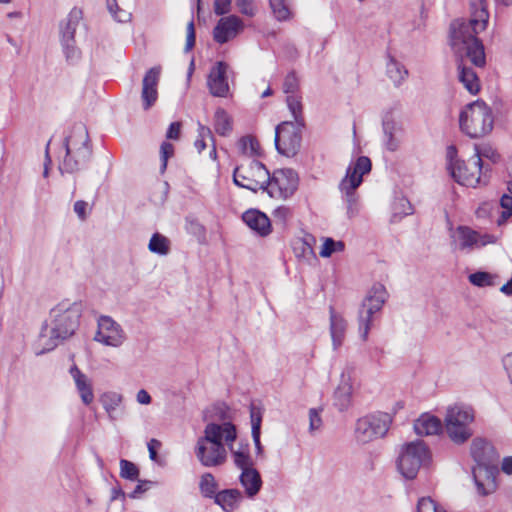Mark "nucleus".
<instances>
[{
    "label": "nucleus",
    "instance_id": "1",
    "mask_svg": "<svg viewBox=\"0 0 512 512\" xmlns=\"http://www.w3.org/2000/svg\"><path fill=\"white\" fill-rule=\"evenodd\" d=\"M469 19H456L450 24V46L457 58L458 79L471 94L480 90L479 79L468 63L483 67L485 52L477 35L488 25L489 11L486 0L469 1Z\"/></svg>",
    "mask_w": 512,
    "mask_h": 512
},
{
    "label": "nucleus",
    "instance_id": "2",
    "mask_svg": "<svg viewBox=\"0 0 512 512\" xmlns=\"http://www.w3.org/2000/svg\"><path fill=\"white\" fill-rule=\"evenodd\" d=\"M82 312L83 304L77 301L64 300L54 306L42 324L38 339L40 349L36 354L50 352L73 336L79 327Z\"/></svg>",
    "mask_w": 512,
    "mask_h": 512
},
{
    "label": "nucleus",
    "instance_id": "3",
    "mask_svg": "<svg viewBox=\"0 0 512 512\" xmlns=\"http://www.w3.org/2000/svg\"><path fill=\"white\" fill-rule=\"evenodd\" d=\"M236 437V427L231 422L207 424L204 436L197 440L195 447L197 459L205 467H216L223 464L227 454L224 443L231 447Z\"/></svg>",
    "mask_w": 512,
    "mask_h": 512
},
{
    "label": "nucleus",
    "instance_id": "4",
    "mask_svg": "<svg viewBox=\"0 0 512 512\" xmlns=\"http://www.w3.org/2000/svg\"><path fill=\"white\" fill-rule=\"evenodd\" d=\"M66 155L59 166L64 173H75L84 168L92 156V148L87 129L83 125L75 126L65 139Z\"/></svg>",
    "mask_w": 512,
    "mask_h": 512
},
{
    "label": "nucleus",
    "instance_id": "5",
    "mask_svg": "<svg viewBox=\"0 0 512 512\" xmlns=\"http://www.w3.org/2000/svg\"><path fill=\"white\" fill-rule=\"evenodd\" d=\"M493 116L490 107L482 100L468 104L459 117L460 129L470 138H479L493 128Z\"/></svg>",
    "mask_w": 512,
    "mask_h": 512
},
{
    "label": "nucleus",
    "instance_id": "6",
    "mask_svg": "<svg viewBox=\"0 0 512 512\" xmlns=\"http://www.w3.org/2000/svg\"><path fill=\"white\" fill-rule=\"evenodd\" d=\"M474 419V410L469 406L456 404L448 407L444 424L449 439L457 445L468 441L473 435L471 424Z\"/></svg>",
    "mask_w": 512,
    "mask_h": 512
},
{
    "label": "nucleus",
    "instance_id": "7",
    "mask_svg": "<svg viewBox=\"0 0 512 512\" xmlns=\"http://www.w3.org/2000/svg\"><path fill=\"white\" fill-rule=\"evenodd\" d=\"M431 452L422 440H415L402 445L397 458V468L407 480L416 478L419 469L428 465Z\"/></svg>",
    "mask_w": 512,
    "mask_h": 512
},
{
    "label": "nucleus",
    "instance_id": "8",
    "mask_svg": "<svg viewBox=\"0 0 512 512\" xmlns=\"http://www.w3.org/2000/svg\"><path fill=\"white\" fill-rule=\"evenodd\" d=\"M448 170L452 178L460 185L476 187L481 181L483 162L479 152L466 161L455 159L456 149L450 146L447 151Z\"/></svg>",
    "mask_w": 512,
    "mask_h": 512
},
{
    "label": "nucleus",
    "instance_id": "9",
    "mask_svg": "<svg viewBox=\"0 0 512 512\" xmlns=\"http://www.w3.org/2000/svg\"><path fill=\"white\" fill-rule=\"evenodd\" d=\"M387 298L388 293L385 286L380 283H376L363 299L358 312L359 334L363 341L368 339L373 315L382 309Z\"/></svg>",
    "mask_w": 512,
    "mask_h": 512
},
{
    "label": "nucleus",
    "instance_id": "10",
    "mask_svg": "<svg viewBox=\"0 0 512 512\" xmlns=\"http://www.w3.org/2000/svg\"><path fill=\"white\" fill-rule=\"evenodd\" d=\"M387 298L388 293L385 286L380 283H376L363 299L358 312L359 334L363 341L368 339L373 315L382 309Z\"/></svg>",
    "mask_w": 512,
    "mask_h": 512
},
{
    "label": "nucleus",
    "instance_id": "11",
    "mask_svg": "<svg viewBox=\"0 0 512 512\" xmlns=\"http://www.w3.org/2000/svg\"><path fill=\"white\" fill-rule=\"evenodd\" d=\"M392 421V415L385 412L366 415L357 420L355 426V437L357 441L362 444L382 438L387 434Z\"/></svg>",
    "mask_w": 512,
    "mask_h": 512
},
{
    "label": "nucleus",
    "instance_id": "12",
    "mask_svg": "<svg viewBox=\"0 0 512 512\" xmlns=\"http://www.w3.org/2000/svg\"><path fill=\"white\" fill-rule=\"evenodd\" d=\"M268 179L269 171L263 163L257 160H252L248 164H241L233 171L235 185L253 192L265 190Z\"/></svg>",
    "mask_w": 512,
    "mask_h": 512
},
{
    "label": "nucleus",
    "instance_id": "13",
    "mask_svg": "<svg viewBox=\"0 0 512 512\" xmlns=\"http://www.w3.org/2000/svg\"><path fill=\"white\" fill-rule=\"evenodd\" d=\"M304 127L305 125L293 121H284L277 125L275 129V147L277 151L287 157L295 156L301 148Z\"/></svg>",
    "mask_w": 512,
    "mask_h": 512
},
{
    "label": "nucleus",
    "instance_id": "14",
    "mask_svg": "<svg viewBox=\"0 0 512 512\" xmlns=\"http://www.w3.org/2000/svg\"><path fill=\"white\" fill-rule=\"evenodd\" d=\"M81 19L82 11L74 7L59 23L60 43L68 61H76L80 57V51L75 44V33Z\"/></svg>",
    "mask_w": 512,
    "mask_h": 512
},
{
    "label": "nucleus",
    "instance_id": "15",
    "mask_svg": "<svg viewBox=\"0 0 512 512\" xmlns=\"http://www.w3.org/2000/svg\"><path fill=\"white\" fill-rule=\"evenodd\" d=\"M298 175L292 169H281L269 175L265 185V191L269 196L277 199H287L297 189Z\"/></svg>",
    "mask_w": 512,
    "mask_h": 512
},
{
    "label": "nucleus",
    "instance_id": "16",
    "mask_svg": "<svg viewBox=\"0 0 512 512\" xmlns=\"http://www.w3.org/2000/svg\"><path fill=\"white\" fill-rule=\"evenodd\" d=\"M382 130L384 148L389 152L398 151L404 141L405 128L401 119L393 111H389L383 116Z\"/></svg>",
    "mask_w": 512,
    "mask_h": 512
},
{
    "label": "nucleus",
    "instance_id": "17",
    "mask_svg": "<svg viewBox=\"0 0 512 512\" xmlns=\"http://www.w3.org/2000/svg\"><path fill=\"white\" fill-rule=\"evenodd\" d=\"M94 340L105 346L120 347L126 340V334L110 316H100Z\"/></svg>",
    "mask_w": 512,
    "mask_h": 512
},
{
    "label": "nucleus",
    "instance_id": "18",
    "mask_svg": "<svg viewBox=\"0 0 512 512\" xmlns=\"http://www.w3.org/2000/svg\"><path fill=\"white\" fill-rule=\"evenodd\" d=\"M456 248L462 251H471L494 243L496 238L489 234H479L466 226H459L453 235Z\"/></svg>",
    "mask_w": 512,
    "mask_h": 512
},
{
    "label": "nucleus",
    "instance_id": "19",
    "mask_svg": "<svg viewBox=\"0 0 512 512\" xmlns=\"http://www.w3.org/2000/svg\"><path fill=\"white\" fill-rule=\"evenodd\" d=\"M498 473V464L473 466L472 475L478 494L481 496H487L496 490V478Z\"/></svg>",
    "mask_w": 512,
    "mask_h": 512
},
{
    "label": "nucleus",
    "instance_id": "20",
    "mask_svg": "<svg viewBox=\"0 0 512 512\" xmlns=\"http://www.w3.org/2000/svg\"><path fill=\"white\" fill-rule=\"evenodd\" d=\"M243 29L244 23L238 16L222 17L213 29V39L219 44H224L234 39Z\"/></svg>",
    "mask_w": 512,
    "mask_h": 512
},
{
    "label": "nucleus",
    "instance_id": "21",
    "mask_svg": "<svg viewBox=\"0 0 512 512\" xmlns=\"http://www.w3.org/2000/svg\"><path fill=\"white\" fill-rule=\"evenodd\" d=\"M470 454L475 465H496L499 460V453L495 447L486 439L477 437L473 439L470 446Z\"/></svg>",
    "mask_w": 512,
    "mask_h": 512
},
{
    "label": "nucleus",
    "instance_id": "22",
    "mask_svg": "<svg viewBox=\"0 0 512 512\" xmlns=\"http://www.w3.org/2000/svg\"><path fill=\"white\" fill-rule=\"evenodd\" d=\"M227 70L228 65L223 61H219L209 72L207 86L210 93L215 97H227L229 93Z\"/></svg>",
    "mask_w": 512,
    "mask_h": 512
},
{
    "label": "nucleus",
    "instance_id": "23",
    "mask_svg": "<svg viewBox=\"0 0 512 512\" xmlns=\"http://www.w3.org/2000/svg\"><path fill=\"white\" fill-rule=\"evenodd\" d=\"M160 68L152 67L144 75L142 80L141 100L144 110H149L158 99V83Z\"/></svg>",
    "mask_w": 512,
    "mask_h": 512
},
{
    "label": "nucleus",
    "instance_id": "24",
    "mask_svg": "<svg viewBox=\"0 0 512 512\" xmlns=\"http://www.w3.org/2000/svg\"><path fill=\"white\" fill-rule=\"evenodd\" d=\"M69 373L75 383L77 392L85 405H90L94 401V392L92 381L84 374L76 364L69 369Z\"/></svg>",
    "mask_w": 512,
    "mask_h": 512
},
{
    "label": "nucleus",
    "instance_id": "25",
    "mask_svg": "<svg viewBox=\"0 0 512 512\" xmlns=\"http://www.w3.org/2000/svg\"><path fill=\"white\" fill-rule=\"evenodd\" d=\"M329 314L332 346L334 350H337L344 342L347 330V321L341 314L337 313L332 306L329 307Z\"/></svg>",
    "mask_w": 512,
    "mask_h": 512
},
{
    "label": "nucleus",
    "instance_id": "26",
    "mask_svg": "<svg viewBox=\"0 0 512 512\" xmlns=\"http://www.w3.org/2000/svg\"><path fill=\"white\" fill-rule=\"evenodd\" d=\"M242 219L249 228L260 236H267L271 232L269 218L259 210L250 209L244 212Z\"/></svg>",
    "mask_w": 512,
    "mask_h": 512
},
{
    "label": "nucleus",
    "instance_id": "27",
    "mask_svg": "<svg viewBox=\"0 0 512 512\" xmlns=\"http://www.w3.org/2000/svg\"><path fill=\"white\" fill-rule=\"evenodd\" d=\"M413 428L418 436H432L442 432L443 424L438 417L425 413L414 421Z\"/></svg>",
    "mask_w": 512,
    "mask_h": 512
},
{
    "label": "nucleus",
    "instance_id": "28",
    "mask_svg": "<svg viewBox=\"0 0 512 512\" xmlns=\"http://www.w3.org/2000/svg\"><path fill=\"white\" fill-rule=\"evenodd\" d=\"M360 186L359 178L348 181H341L339 188L341 193L343 194V198L346 202L347 206V216L349 218L355 217L359 212L358 207V196L356 194V189Z\"/></svg>",
    "mask_w": 512,
    "mask_h": 512
},
{
    "label": "nucleus",
    "instance_id": "29",
    "mask_svg": "<svg viewBox=\"0 0 512 512\" xmlns=\"http://www.w3.org/2000/svg\"><path fill=\"white\" fill-rule=\"evenodd\" d=\"M352 390L353 387L350 376L343 373L341 375V381L334 392V405L340 411H344L349 407L351 403Z\"/></svg>",
    "mask_w": 512,
    "mask_h": 512
},
{
    "label": "nucleus",
    "instance_id": "30",
    "mask_svg": "<svg viewBox=\"0 0 512 512\" xmlns=\"http://www.w3.org/2000/svg\"><path fill=\"white\" fill-rule=\"evenodd\" d=\"M263 418V409L254 403L250 405L251 434L255 445L256 455L261 456L264 452L260 441L261 423Z\"/></svg>",
    "mask_w": 512,
    "mask_h": 512
},
{
    "label": "nucleus",
    "instance_id": "31",
    "mask_svg": "<svg viewBox=\"0 0 512 512\" xmlns=\"http://www.w3.org/2000/svg\"><path fill=\"white\" fill-rule=\"evenodd\" d=\"M239 481L249 498L255 497L262 487L260 473L255 468L241 471Z\"/></svg>",
    "mask_w": 512,
    "mask_h": 512
},
{
    "label": "nucleus",
    "instance_id": "32",
    "mask_svg": "<svg viewBox=\"0 0 512 512\" xmlns=\"http://www.w3.org/2000/svg\"><path fill=\"white\" fill-rule=\"evenodd\" d=\"M242 492L238 489H225L217 493L214 502L225 512H232L238 507Z\"/></svg>",
    "mask_w": 512,
    "mask_h": 512
},
{
    "label": "nucleus",
    "instance_id": "33",
    "mask_svg": "<svg viewBox=\"0 0 512 512\" xmlns=\"http://www.w3.org/2000/svg\"><path fill=\"white\" fill-rule=\"evenodd\" d=\"M371 160L366 156H360L353 165L347 168L346 176L342 181H352L357 178L360 184L363 181V176L371 171Z\"/></svg>",
    "mask_w": 512,
    "mask_h": 512
},
{
    "label": "nucleus",
    "instance_id": "34",
    "mask_svg": "<svg viewBox=\"0 0 512 512\" xmlns=\"http://www.w3.org/2000/svg\"><path fill=\"white\" fill-rule=\"evenodd\" d=\"M386 73L395 86H400L408 77V70L394 57L388 56Z\"/></svg>",
    "mask_w": 512,
    "mask_h": 512
},
{
    "label": "nucleus",
    "instance_id": "35",
    "mask_svg": "<svg viewBox=\"0 0 512 512\" xmlns=\"http://www.w3.org/2000/svg\"><path fill=\"white\" fill-rule=\"evenodd\" d=\"M215 131L221 136H228L232 131V120L227 112L218 108L214 115Z\"/></svg>",
    "mask_w": 512,
    "mask_h": 512
},
{
    "label": "nucleus",
    "instance_id": "36",
    "mask_svg": "<svg viewBox=\"0 0 512 512\" xmlns=\"http://www.w3.org/2000/svg\"><path fill=\"white\" fill-rule=\"evenodd\" d=\"M268 2L272 15L278 22H286L293 18V12L285 0H268Z\"/></svg>",
    "mask_w": 512,
    "mask_h": 512
},
{
    "label": "nucleus",
    "instance_id": "37",
    "mask_svg": "<svg viewBox=\"0 0 512 512\" xmlns=\"http://www.w3.org/2000/svg\"><path fill=\"white\" fill-rule=\"evenodd\" d=\"M110 419H115V412L122 402V395L117 392H106L100 399Z\"/></svg>",
    "mask_w": 512,
    "mask_h": 512
},
{
    "label": "nucleus",
    "instance_id": "38",
    "mask_svg": "<svg viewBox=\"0 0 512 512\" xmlns=\"http://www.w3.org/2000/svg\"><path fill=\"white\" fill-rule=\"evenodd\" d=\"M148 249L158 255H167L170 251V241L160 233H154L149 241Z\"/></svg>",
    "mask_w": 512,
    "mask_h": 512
},
{
    "label": "nucleus",
    "instance_id": "39",
    "mask_svg": "<svg viewBox=\"0 0 512 512\" xmlns=\"http://www.w3.org/2000/svg\"><path fill=\"white\" fill-rule=\"evenodd\" d=\"M199 488L201 494L206 498H215L217 495L218 484L211 473H205L202 475Z\"/></svg>",
    "mask_w": 512,
    "mask_h": 512
},
{
    "label": "nucleus",
    "instance_id": "40",
    "mask_svg": "<svg viewBox=\"0 0 512 512\" xmlns=\"http://www.w3.org/2000/svg\"><path fill=\"white\" fill-rule=\"evenodd\" d=\"M287 106L289 111L291 112L294 123H300V125H305L303 111H302V103L301 97L296 95H288L286 98Z\"/></svg>",
    "mask_w": 512,
    "mask_h": 512
},
{
    "label": "nucleus",
    "instance_id": "41",
    "mask_svg": "<svg viewBox=\"0 0 512 512\" xmlns=\"http://www.w3.org/2000/svg\"><path fill=\"white\" fill-rule=\"evenodd\" d=\"M232 456L235 465L241 469V471L248 470L254 468V462L252 457L249 454V451L246 448H241L238 450H232Z\"/></svg>",
    "mask_w": 512,
    "mask_h": 512
},
{
    "label": "nucleus",
    "instance_id": "42",
    "mask_svg": "<svg viewBox=\"0 0 512 512\" xmlns=\"http://www.w3.org/2000/svg\"><path fill=\"white\" fill-rule=\"evenodd\" d=\"M469 281L471 284L478 287L495 286L496 276L488 272L478 271L469 275Z\"/></svg>",
    "mask_w": 512,
    "mask_h": 512
},
{
    "label": "nucleus",
    "instance_id": "43",
    "mask_svg": "<svg viewBox=\"0 0 512 512\" xmlns=\"http://www.w3.org/2000/svg\"><path fill=\"white\" fill-rule=\"evenodd\" d=\"M240 148L244 154H248L250 156H259L260 152V144L256 138L252 136H244L239 141Z\"/></svg>",
    "mask_w": 512,
    "mask_h": 512
},
{
    "label": "nucleus",
    "instance_id": "44",
    "mask_svg": "<svg viewBox=\"0 0 512 512\" xmlns=\"http://www.w3.org/2000/svg\"><path fill=\"white\" fill-rule=\"evenodd\" d=\"M120 475L122 478L135 481L138 480L139 469L138 467L131 461L126 459L120 460Z\"/></svg>",
    "mask_w": 512,
    "mask_h": 512
},
{
    "label": "nucleus",
    "instance_id": "45",
    "mask_svg": "<svg viewBox=\"0 0 512 512\" xmlns=\"http://www.w3.org/2000/svg\"><path fill=\"white\" fill-rule=\"evenodd\" d=\"M416 512H446V510L430 497H422L418 500Z\"/></svg>",
    "mask_w": 512,
    "mask_h": 512
},
{
    "label": "nucleus",
    "instance_id": "46",
    "mask_svg": "<svg viewBox=\"0 0 512 512\" xmlns=\"http://www.w3.org/2000/svg\"><path fill=\"white\" fill-rule=\"evenodd\" d=\"M107 8L112 14L113 18L118 22H127L131 18V14L123 9H120L116 0H107Z\"/></svg>",
    "mask_w": 512,
    "mask_h": 512
},
{
    "label": "nucleus",
    "instance_id": "47",
    "mask_svg": "<svg viewBox=\"0 0 512 512\" xmlns=\"http://www.w3.org/2000/svg\"><path fill=\"white\" fill-rule=\"evenodd\" d=\"M299 88V80L294 71L289 72L283 82V91L288 95H296Z\"/></svg>",
    "mask_w": 512,
    "mask_h": 512
},
{
    "label": "nucleus",
    "instance_id": "48",
    "mask_svg": "<svg viewBox=\"0 0 512 512\" xmlns=\"http://www.w3.org/2000/svg\"><path fill=\"white\" fill-rule=\"evenodd\" d=\"M412 206L409 201L405 198H400L395 202L394 205V213H393V221H396V217L400 215H409L412 214Z\"/></svg>",
    "mask_w": 512,
    "mask_h": 512
},
{
    "label": "nucleus",
    "instance_id": "49",
    "mask_svg": "<svg viewBox=\"0 0 512 512\" xmlns=\"http://www.w3.org/2000/svg\"><path fill=\"white\" fill-rule=\"evenodd\" d=\"M500 205L503 208V211L498 221L499 224L505 222L512 215V197L503 194L500 200Z\"/></svg>",
    "mask_w": 512,
    "mask_h": 512
},
{
    "label": "nucleus",
    "instance_id": "50",
    "mask_svg": "<svg viewBox=\"0 0 512 512\" xmlns=\"http://www.w3.org/2000/svg\"><path fill=\"white\" fill-rule=\"evenodd\" d=\"M161 171L164 172L167 167V161L174 154V146L169 142H163L160 147Z\"/></svg>",
    "mask_w": 512,
    "mask_h": 512
},
{
    "label": "nucleus",
    "instance_id": "51",
    "mask_svg": "<svg viewBox=\"0 0 512 512\" xmlns=\"http://www.w3.org/2000/svg\"><path fill=\"white\" fill-rule=\"evenodd\" d=\"M236 6L243 15L249 17L255 15L254 0H236Z\"/></svg>",
    "mask_w": 512,
    "mask_h": 512
},
{
    "label": "nucleus",
    "instance_id": "52",
    "mask_svg": "<svg viewBox=\"0 0 512 512\" xmlns=\"http://www.w3.org/2000/svg\"><path fill=\"white\" fill-rule=\"evenodd\" d=\"M322 426V419L319 412L312 408L309 410V432L314 433Z\"/></svg>",
    "mask_w": 512,
    "mask_h": 512
},
{
    "label": "nucleus",
    "instance_id": "53",
    "mask_svg": "<svg viewBox=\"0 0 512 512\" xmlns=\"http://www.w3.org/2000/svg\"><path fill=\"white\" fill-rule=\"evenodd\" d=\"M195 45V26L193 20H190L187 24V37L185 44V52H189Z\"/></svg>",
    "mask_w": 512,
    "mask_h": 512
},
{
    "label": "nucleus",
    "instance_id": "54",
    "mask_svg": "<svg viewBox=\"0 0 512 512\" xmlns=\"http://www.w3.org/2000/svg\"><path fill=\"white\" fill-rule=\"evenodd\" d=\"M186 229L189 233L194 235H200L205 232L204 227L199 223L197 219L186 218Z\"/></svg>",
    "mask_w": 512,
    "mask_h": 512
},
{
    "label": "nucleus",
    "instance_id": "55",
    "mask_svg": "<svg viewBox=\"0 0 512 512\" xmlns=\"http://www.w3.org/2000/svg\"><path fill=\"white\" fill-rule=\"evenodd\" d=\"M232 0H214V12L216 15H225L230 11Z\"/></svg>",
    "mask_w": 512,
    "mask_h": 512
},
{
    "label": "nucleus",
    "instance_id": "56",
    "mask_svg": "<svg viewBox=\"0 0 512 512\" xmlns=\"http://www.w3.org/2000/svg\"><path fill=\"white\" fill-rule=\"evenodd\" d=\"M334 239L332 238H325L324 240V243L322 245V248L319 252V255L323 258H328L330 257L334 252H335V249H334Z\"/></svg>",
    "mask_w": 512,
    "mask_h": 512
},
{
    "label": "nucleus",
    "instance_id": "57",
    "mask_svg": "<svg viewBox=\"0 0 512 512\" xmlns=\"http://www.w3.org/2000/svg\"><path fill=\"white\" fill-rule=\"evenodd\" d=\"M87 209L88 203L83 200H78L74 203V212L82 221L87 218Z\"/></svg>",
    "mask_w": 512,
    "mask_h": 512
},
{
    "label": "nucleus",
    "instance_id": "58",
    "mask_svg": "<svg viewBox=\"0 0 512 512\" xmlns=\"http://www.w3.org/2000/svg\"><path fill=\"white\" fill-rule=\"evenodd\" d=\"M180 128L181 124L179 122L171 123L166 132V137L168 139L177 140L180 136Z\"/></svg>",
    "mask_w": 512,
    "mask_h": 512
},
{
    "label": "nucleus",
    "instance_id": "59",
    "mask_svg": "<svg viewBox=\"0 0 512 512\" xmlns=\"http://www.w3.org/2000/svg\"><path fill=\"white\" fill-rule=\"evenodd\" d=\"M149 457L152 461H156L158 458L157 448L161 447V442L157 439H151L148 444Z\"/></svg>",
    "mask_w": 512,
    "mask_h": 512
},
{
    "label": "nucleus",
    "instance_id": "60",
    "mask_svg": "<svg viewBox=\"0 0 512 512\" xmlns=\"http://www.w3.org/2000/svg\"><path fill=\"white\" fill-rule=\"evenodd\" d=\"M502 364H503V367H504V369L506 371L507 377H508L510 383L512 384V352L511 353H507L502 358Z\"/></svg>",
    "mask_w": 512,
    "mask_h": 512
},
{
    "label": "nucleus",
    "instance_id": "61",
    "mask_svg": "<svg viewBox=\"0 0 512 512\" xmlns=\"http://www.w3.org/2000/svg\"><path fill=\"white\" fill-rule=\"evenodd\" d=\"M501 471L507 475H512V456L503 458L501 463Z\"/></svg>",
    "mask_w": 512,
    "mask_h": 512
},
{
    "label": "nucleus",
    "instance_id": "62",
    "mask_svg": "<svg viewBox=\"0 0 512 512\" xmlns=\"http://www.w3.org/2000/svg\"><path fill=\"white\" fill-rule=\"evenodd\" d=\"M137 401L140 404H144V405L150 404L151 403V396L148 394V392L146 390L141 389L137 393Z\"/></svg>",
    "mask_w": 512,
    "mask_h": 512
},
{
    "label": "nucleus",
    "instance_id": "63",
    "mask_svg": "<svg viewBox=\"0 0 512 512\" xmlns=\"http://www.w3.org/2000/svg\"><path fill=\"white\" fill-rule=\"evenodd\" d=\"M290 214V210L287 207L281 206L274 210V216L285 221L288 215Z\"/></svg>",
    "mask_w": 512,
    "mask_h": 512
},
{
    "label": "nucleus",
    "instance_id": "64",
    "mask_svg": "<svg viewBox=\"0 0 512 512\" xmlns=\"http://www.w3.org/2000/svg\"><path fill=\"white\" fill-rule=\"evenodd\" d=\"M198 138H201V139H206V138L213 139L212 132H211L210 128L205 127V126L199 124Z\"/></svg>",
    "mask_w": 512,
    "mask_h": 512
}]
</instances>
